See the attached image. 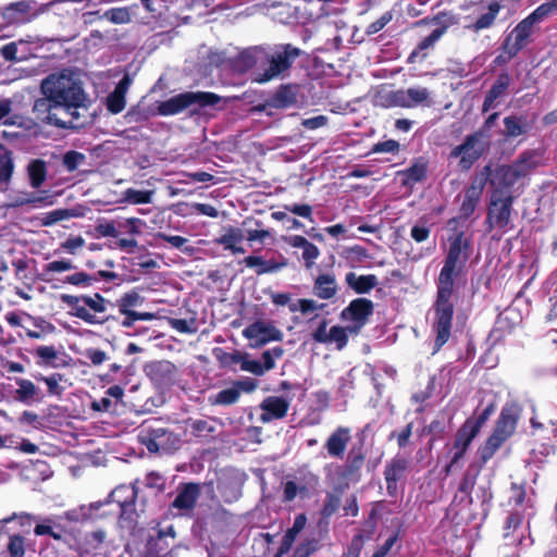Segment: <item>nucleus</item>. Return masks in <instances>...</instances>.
Listing matches in <instances>:
<instances>
[{"label":"nucleus","mask_w":557,"mask_h":557,"mask_svg":"<svg viewBox=\"0 0 557 557\" xmlns=\"http://www.w3.org/2000/svg\"><path fill=\"white\" fill-rule=\"evenodd\" d=\"M42 98L35 101L33 113L44 124L61 128H77L84 125L83 111H87L89 99L81 82L70 71L50 74L41 83Z\"/></svg>","instance_id":"obj_1"},{"label":"nucleus","mask_w":557,"mask_h":557,"mask_svg":"<svg viewBox=\"0 0 557 557\" xmlns=\"http://www.w3.org/2000/svg\"><path fill=\"white\" fill-rule=\"evenodd\" d=\"M459 274L441 270L437 278V299L435 302V351H437L449 338L454 314V278Z\"/></svg>","instance_id":"obj_2"},{"label":"nucleus","mask_w":557,"mask_h":557,"mask_svg":"<svg viewBox=\"0 0 557 557\" xmlns=\"http://www.w3.org/2000/svg\"><path fill=\"white\" fill-rule=\"evenodd\" d=\"M300 52V49L289 44L277 46L271 51L253 50V59L261 61V65L255 74V82L264 84L283 77Z\"/></svg>","instance_id":"obj_3"},{"label":"nucleus","mask_w":557,"mask_h":557,"mask_svg":"<svg viewBox=\"0 0 557 557\" xmlns=\"http://www.w3.org/2000/svg\"><path fill=\"white\" fill-rule=\"evenodd\" d=\"M520 416L521 407L517 403H507L503 407L493 433L480 448V457L483 462L491 459L498 448L512 436Z\"/></svg>","instance_id":"obj_4"},{"label":"nucleus","mask_w":557,"mask_h":557,"mask_svg":"<svg viewBox=\"0 0 557 557\" xmlns=\"http://www.w3.org/2000/svg\"><path fill=\"white\" fill-rule=\"evenodd\" d=\"M220 100L221 97L213 92L185 91L157 102V113L162 116L175 115L193 106L199 108L215 106Z\"/></svg>","instance_id":"obj_5"},{"label":"nucleus","mask_w":557,"mask_h":557,"mask_svg":"<svg viewBox=\"0 0 557 557\" xmlns=\"http://www.w3.org/2000/svg\"><path fill=\"white\" fill-rule=\"evenodd\" d=\"M488 137L486 129H479L466 136L463 143L450 151V158H459L458 165L462 171L470 170L488 146Z\"/></svg>","instance_id":"obj_6"},{"label":"nucleus","mask_w":557,"mask_h":557,"mask_svg":"<svg viewBox=\"0 0 557 557\" xmlns=\"http://www.w3.org/2000/svg\"><path fill=\"white\" fill-rule=\"evenodd\" d=\"M530 159L521 158L509 165H500L494 172L490 166H485L482 173L487 174L495 190L507 189L512 186L520 177L527 175L530 170Z\"/></svg>","instance_id":"obj_7"},{"label":"nucleus","mask_w":557,"mask_h":557,"mask_svg":"<svg viewBox=\"0 0 557 557\" xmlns=\"http://www.w3.org/2000/svg\"><path fill=\"white\" fill-rule=\"evenodd\" d=\"M513 197L508 190H494L486 222L491 228L506 230L510 223Z\"/></svg>","instance_id":"obj_8"},{"label":"nucleus","mask_w":557,"mask_h":557,"mask_svg":"<svg viewBox=\"0 0 557 557\" xmlns=\"http://www.w3.org/2000/svg\"><path fill=\"white\" fill-rule=\"evenodd\" d=\"M469 259V242L462 233L450 238L449 249L442 270L460 274Z\"/></svg>","instance_id":"obj_9"},{"label":"nucleus","mask_w":557,"mask_h":557,"mask_svg":"<svg viewBox=\"0 0 557 557\" xmlns=\"http://www.w3.org/2000/svg\"><path fill=\"white\" fill-rule=\"evenodd\" d=\"M243 335L251 341V347L257 348L269 342L281 341L283 333L271 322L256 321L243 330Z\"/></svg>","instance_id":"obj_10"},{"label":"nucleus","mask_w":557,"mask_h":557,"mask_svg":"<svg viewBox=\"0 0 557 557\" xmlns=\"http://www.w3.org/2000/svg\"><path fill=\"white\" fill-rule=\"evenodd\" d=\"M533 27L531 20L525 17L506 37L503 49L509 59L516 57L528 45Z\"/></svg>","instance_id":"obj_11"},{"label":"nucleus","mask_w":557,"mask_h":557,"mask_svg":"<svg viewBox=\"0 0 557 557\" xmlns=\"http://www.w3.org/2000/svg\"><path fill=\"white\" fill-rule=\"evenodd\" d=\"M200 484L185 483L177 490V495L172 503V508L180 511V516H190L200 496Z\"/></svg>","instance_id":"obj_12"},{"label":"nucleus","mask_w":557,"mask_h":557,"mask_svg":"<svg viewBox=\"0 0 557 557\" xmlns=\"http://www.w3.org/2000/svg\"><path fill=\"white\" fill-rule=\"evenodd\" d=\"M373 313V302L367 298H357L346 307L341 318L345 321H354L357 323L356 327L349 329L351 332H357L364 325L368 318Z\"/></svg>","instance_id":"obj_13"},{"label":"nucleus","mask_w":557,"mask_h":557,"mask_svg":"<svg viewBox=\"0 0 557 557\" xmlns=\"http://www.w3.org/2000/svg\"><path fill=\"white\" fill-rule=\"evenodd\" d=\"M351 440V430L347 426L336 428L326 438L324 448L334 459H343Z\"/></svg>","instance_id":"obj_14"},{"label":"nucleus","mask_w":557,"mask_h":557,"mask_svg":"<svg viewBox=\"0 0 557 557\" xmlns=\"http://www.w3.org/2000/svg\"><path fill=\"white\" fill-rule=\"evenodd\" d=\"M486 181L487 174L484 173H480L472 180L471 185L465 193V198L460 207L462 216L468 218L474 212L476 205L482 196Z\"/></svg>","instance_id":"obj_15"},{"label":"nucleus","mask_w":557,"mask_h":557,"mask_svg":"<svg viewBox=\"0 0 557 557\" xmlns=\"http://www.w3.org/2000/svg\"><path fill=\"white\" fill-rule=\"evenodd\" d=\"M262 413L260 421L269 423L273 420L283 419L289 409V401L283 397L269 396L264 398L260 404Z\"/></svg>","instance_id":"obj_16"},{"label":"nucleus","mask_w":557,"mask_h":557,"mask_svg":"<svg viewBox=\"0 0 557 557\" xmlns=\"http://www.w3.org/2000/svg\"><path fill=\"white\" fill-rule=\"evenodd\" d=\"M478 435L476 430L471 428V423H465L457 433L456 442L454 445V456L450 463L446 467V472L449 473L451 469L458 463L463 457L468 447L470 446L473 438Z\"/></svg>","instance_id":"obj_17"},{"label":"nucleus","mask_w":557,"mask_h":557,"mask_svg":"<svg viewBox=\"0 0 557 557\" xmlns=\"http://www.w3.org/2000/svg\"><path fill=\"white\" fill-rule=\"evenodd\" d=\"M408 467V460L400 456H395L385 467L384 478L386 488L389 495L397 492V482L404 476Z\"/></svg>","instance_id":"obj_18"},{"label":"nucleus","mask_w":557,"mask_h":557,"mask_svg":"<svg viewBox=\"0 0 557 557\" xmlns=\"http://www.w3.org/2000/svg\"><path fill=\"white\" fill-rule=\"evenodd\" d=\"M243 262L246 267L255 269L258 275L278 272L287 267L288 263L287 259L283 256H280L278 259L269 260H265L260 256H248L243 260Z\"/></svg>","instance_id":"obj_19"},{"label":"nucleus","mask_w":557,"mask_h":557,"mask_svg":"<svg viewBox=\"0 0 557 557\" xmlns=\"http://www.w3.org/2000/svg\"><path fill=\"white\" fill-rule=\"evenodd\" d=\"M133 79L128 74H125L116 85L115 89L107 98V108L113 113L122 112L126 106L125 95L132 85Z\"/></svg>","instance_id":"obj_20"},{"label":"nucleus","mask_w":557,"mask_h":557,"mask_svg":"<svg viewBox=\"0 0 557 557\" xmlns=\"http://www.w3.org/2000/svg\"><path fill=\"white\" fill-rule=\"evenodd\" d=\"M62 299L71 307L72 314L74 317L85 321L88 324H103L109 320V318H101L96 314H91V312H89V310L82 305L83 296L78 297L64 295Z\"/></svg>","instance_id":"obj_21"},{"label":"nucleus","mask_w":557,"mask_h":557,"mask_svg":"<svg viewBox=\"0 0 557 557\" xmlns=\"http://www.w3.org/2000/svg\"><path fill=\"white\" fill-rule=\"evenodd\" d=\"M313 295L320 299L329 300L336 296L338 285L336 277L331 273H323L315 277L313 283Z\"/></svg>","instance_id":"obj_22"},{"label":"nucleus","mask_w":557,"mask_h":557,"mask_svg":"<svg viewBox=\"0 0 557 557\" xmlns=\"http://www.w3.org/2000/svg\"><path fill=\"white\" fill-rule=\"evenodd\" d=\"M33 4V1L27 0L10 3L2 9V16L9 23H24L29 21Z\"/></svg>","instance_id":"obj_23"},{"label":"nucleus","mask_w":557,"mask_h":557,"mask_svg":"<svg viewBox=\"0 0 557 557\" xmlns=\"http://www.w3.org/2000/svg\"><path fill=\"white\" fill-rule=\"evenodd\" d=\"M306 523H307V517L304 513L296 516L292 528H289L283 535L281 545L276 552L275 557H283L285 554H287L290 550L297 536L306 527Z\"/></svg>","instance_id":"obj_24"},{"label":"nucleus","mask_w":557,"mask_h":557,"mask_svg":"<svg viewBox=\"0 0 557 557\" xmlns=\"http://www.w3.org/2000/svg\"><path fill=\"white\" fill-rule=\"evenodd\" d=\"M435 23L440 26L419 44V49L424 50L432 47L447 30V28L457 23L456 17L450 14H441L435 17Z\"/></svg>","instance_id":"obj_25"},{"label":"nucleus","mask_w":557,"mask_h":557,"mask_svg":"<svg viewBox=\"0 0 557 557\" xmlns=\"http://www.w3.org/2000/svg\"><path fill=\"white\" fill-rule=\"evenodd\" d=\"M510 84V76L507 73H502L492 85L491 89L485 96L482 111L487 112L495 107V101L503 97Z\"/></svg>","instance_id":"obj_26"},{"label":"nucleus","mask_w":557,"mask_h":557,"mask_svg":"<svg viewBox=\"0 0 557 557\" xmlns=\"http://www.w3.org/2000/svg\"><path fill=\"white\" fill-rule=\"evenodd\" d=\"M345 281L357 294H367L377 285V277L374 274L358 275L355 272H348Z\"/></svg>","instance_id":"obj_27"},{"label":"nucleus","mask_w":557,"mask_h":557,"mask_svg":"<svg viewBox=\"0 0 557 557\" xmlns=\"http://www.w3.org/2000/svg\"><path fill=\"white\" fill-rule=\"evenodd\" d=\"M244 239V234L240 228L228 226L225 228L224 234L221 235L215 242L224 247L226 250H231L234 255L244 253L245 249L237 246Z\"/></svg>","instance_id":"obj_28"},{"label":"nucleus","mask_w":557,"mask_h":557,"mask_svg":"<svg viewBox=\"0 0 557 557\" xmlns=\"http://www.w3.org/2000/svg\"><path fill=\"white\" fill-rule=\"evenodd\" d=\"M188 428L194 436L210 441L214 438V433L216 432V421L212 419L190 420Z\"/></svg>","instance_id":"obj_29"},{"label":"nucleus","mask_w":557,"mask_h":557,"mask_svg":"<svg viewBox=\"0 0 557 557\" xmlns=\"http://www.w3.org/2000/svg\"><path fill=\"white\" fill-rule=\"evenodd\" d=\"M136 494L137 492L135 486L121 485L110 494V497L112 498L113 502L119 504V506L125 513L128 510V508L134 504Z\"/></svg>","instance_id":"obj_30"},{"label":"nucleus","mask_w":557,"mask_h":557,"mask_svg":"<svg viewBox=\"0 0 557 557\" xmlns=\"http://www.w3.org/2000/svg\"><path fill=\"white\" fill-rule=\"evenodd\" d=\"M505 131L504 134L507 137H518L527 133L530 128V124L527 117L522 115H509L504 119Z\"/></svg>","instance_id":"obj_31"},{"label":"nucleus","mask_w":557,"mask_h":557,"mask_svg":"<svg viewBox=\"0 0 557 557\" xmlns=\"http://www.w3.org/2000/svg\"><path fill=\"white\" fill-rule=\"evenodd\" d=\"M500 9L502 5L498 2L490 3L488 11L482 14L473 24L467 26V28L475 33L490 28L494 24Z\"/></svg>","instance_id":"obj_32"},{"label":"nucleus","mask_w":557,"mask_h":557,"mask_svg":"<svg viewBox=\"0 0 557 557\" xmlns=\"http://www.w3.org/2000/svg\"><path fill=\"white\" fill-rule=\"evenodd\" d=\"M82 215H83V213L78 209H75V208L57 209V210L47 212L41 219V224L44 226H52L60 221L69 220L72 218H79Z\"/></svg>","instance_id":"obj_33"},{"label":"nucleus","mask_w":557,"mask_h":557,"mask_svg":"<svg viewBox=\"0 0 557 557\" xmlns=\"http://www.w3.org/2000/svg\"><path fill=\"white\" fill-rule=\"evenodd\" d=\"M29 183L33 188H39L47 177L46 162L40 159L33 160L27 166Z\"/></svg>","instance_id":"obj_34"},{"label":"nucleus","mask_w":557,"mask_h":557,"mask_svg":"<svg viewBox=\"0 0 557 557\" xmlns=\"http://www.w3.org/2000/svg\"><path fill=\"white\" fill-rule=\"evenodd\" d=\"M170 548V541H165L159 534L148 539L145 548V557H163Z\"/></svg>","instance_id":"obj_35"},{"label":"nucleus","mask_w":557,"mask_h":557,"mask_svg":"<svg viewBox=\"0 0 557 557\" xmlns=\"http://www.w3.org/2000/svg\"><path fill=\"white\" fill-rule=\"evenodd\" d=\"M406 92H407V98L410 102V108H413L419 104L430 107L432 103L431 92L425 87H421V86L410 87V88L406 89Z\"/></svg>","instance_id":"obj_36"},{"label":"nucleus","mask_w":557,"mask_h":557,"mask_svg":"<svg viewBox=\"0 0 557 557\" xmlns=\"http://www.w3.org/2000/svg\"><path fill=\"white\" fill-rule=\"evenodd\" d=\"M18 388L15 391L16 398L25 404H28L38 394L36 385L26 379H16Z\"/></svg>","instance_id":"obj_37"},{"label":"nucleus","mask_w":557,"mask_h":557,"mask_svg":"<svg viewBox=\"0 0 557 557\" xmlns=\"http://www.w3.org/2000/svg\"><path fill=\"white\" fill-rule=\"evenodd\" d=\"M36 356L38 357L37 364L57 368L58 364L55 360L58 359L59 352L54 346H39L35 350Z\"/></svg>","instance_id":"obj_38"},{"label":"nucleus","mask_w":557,"mask_h":557,"mask_svg":"<svg viewBox=\"0 0 557 557\" xmlns=\"http://www.w3.org/2000/svg\"><path fill=\"white\" fill-rule=\"evenodd\" d=\"M557 13V0H546V2L542 3L537 7L531 14L527 17L531 20V22L535 25L541 23L547 16Z\"/></svg>","instance_id":"obj_39"},{"label":"nucleus","mask_w":557,"mask_h":557,"mask_svg":"<svg viewBox=\"0 0 557 557\" xmlns=\"http://www.w3.org/2000/svg\"><path fill=\"white\" fill-rule=\"evenodd\" d=\"M557 13V0H546V2L542 3L537 7L531 14L527 17L531 20V22L535 25L541 23L547 16Z\"/></svg>","instance_id":"obj_40"},{"label":"nucleus","mask_w":557,"mask_h":557,"mask_svg":"<svg viewBox=\"0 0 557 557\" xmlns=\"http://www.w3.org/2000/svg\"><path fill=\"white\" fill-rule=\"evenodd\" d=\"M325 308V304H319L313 299L301 298L297 301L289 304V311L297 312L299 311L301 314L307 315L309 313L323 310Z\"/></svg>","instance_id":"obj_41"},{"label":"nucleus","mask_w":557,"mask_h":557,"mask_svg":"<svg viewBox=\"0 0 557 557\" xmlns=\"http://www.w3.org/2000/svg\"><path fill=\"white\" fill-rule=\"evenodd\" d=\"M426 171H428L426 162L423 160L417 161L410 168H408L407 170H405L403 172V175L406 176L405 183L410 184V183L421 182L425 177Z\"/></svg>","instance_id":"obj_42"},{"label":"nucleus","mask_w":557,"mask_h":557,"mask_svg":"<svg viewBox=\"0 0 557 557\" xmlns=\"http://www.w3.org/2000/svg\"><path fill=\"white\" fill-rule=\"evenodd\" d=\"M83 306H85L91 314H98L106 312L109 300L102 297L100 294L94 296H83Z\"/></svg>","instance_id":"obj_43"},{"label":"nucleus","mask_w":557,"mask_h":557,"mask_svg":"<svg viewBox=\"0 0 557 557\" xmlns=\"http://www.w3.org/2000/svg\"><path fill=\"white\" fill-rule=\"evenodd\" d=\"M152 190H137L134 188H127L124 193V200L132 205H145L152 201Z\"/></svg>","instance_id":"obj_44"},{"label":"nucleus","mask_w":557,"mask_h":557,"mask_svg":"<svg viewBox=\"0 0 557 557\" xmlns=\"http://www.w3.org/2000/svg\"><path fill=\"white\" fill-rule=\"evenodd\" d=\"M350 327H348L349 330ZM348 342L347 329L334 325L329 330V341L326 345L335 344L338 350H342Z\"/></svg>","instance_id":"obj_45"},{"label":"nucleus","mask_w":557,"mask_h":557,"mask_svg":"<svg viewBox=\"0 0 557 557\" xmlns=\"http://www.w3.org/2000/svg\"><path fill=\"white\" fill-rule=\"evenodd\" d=\"M475 480H476L475 474H471V473L467 472L463 475V478L459 484V487H458V493L460 494L461 502H467L468 504L472 503L471 492L474 487Z\"/></svg>","instance_id":"obj_46"},{"label":"nucleus","mask_w":557,"mask_h":557,"mask_svg":"<svg viewBox=\"0 0 557 557\" xmlns=\"http://www.w3.org/2000/svg\"><path fill=\"white\" fill-rule=\"evenodd\" d=\"M239 399V389L234 384L225 389L220 391L213 399V404L228 406L235 404Z\"/></svg>","instance_id":"obj_47"},{"label":"nucleus","mask_w":557,"mask_h":557,"mask_svg":"<svg viewBox=\"0 0 557 557\" xmlns=\"http://www.w3.org/2000/svg\"><path fill=\"white\" fill-rule=\"evenodd\" d=\"M169 324L172 329L183 334H193L198 330L197 321L195 318L190 319H170Z\"/></svg>","instance_id":"obj_48"},{"label":"nucleus","mask_w":557,"mask_h":557,"mask_svg":"<svg viewBox=\"0 0 557 557\" xmlns=\"http://www.w3.org/2000/svg\"><path fill=\"white\" fill-rule=\"evenodd\" d=\"M143 302L141 296L137 292H129L123 295L117 300L119 311L121 313H127L132 307H137Z\"/></svg>","instance_id":"obj_49"},{"label":"nucleus","mask_w":557,"mask_h":557,"mask_svg":"<svg viewBox=\"0 0 557 557\" xmlns=\"http://www.w3.org/2000/svg\"><path fill=\"white\" fill-rule=\"evenodd\" d=\"M308 488L305 485H298L295 481H287L284 484L283 502H293L297 495H307Z\"/></svg>","instance_id":"obj_50"},{"label":"nucleus","mask_w":557,"mask_h":557,"mask_svg":"<svg viewBox=\"0 0 557 557\" xmlns=\"http://www.w3.org/2000/svg\"><path fill=\"white\" fill-rule=\"evenodd\" d=\"M86 161V156L78 151H67L63 156V165L69 172L77 170Z\"/></svg>","instance_id":"obj_51"},{"label":"nucleus","mask_w":557,"mask_h":557,"mask_svg":"<svg viewBox=\"0 0 557 557\" xmlns=\"http://www.w3.org/2000/svg\"><path fill=\"white\" fill-rule=\"evenodd\" d=\"M157 237L166 242L168 244H170L172 247L174 248H177L188 255H191L193 251H194V248L193 247H186L185 245L188 243V239L183 237V236H178V235H166V234H163V233H159L157 234Z\"/></svg>","instance_id":"obj_52"},{"label":"nucleus","mask_w":557,"mask_h":557,"mask_svg":"<svg viewBox=\"0 0 557 557\" xmlns=\"http://www.w3.org/2000/svg\"><path fill=\"white\" fill-rule=\"evenodd\" d=\"M364 462V454L362 447L354 446L347 456V467L350 472H355L361 469Z\"/></svg>","instance_id":"obj_53"},{"label":"nucleus","mask_w":557,"mask_h":557,"mask_svg":"<svg viewBox=\"0 0 557 557\" xmlns=\"http://www.w3.org/2000/svg\"><path fill=\"white\" fill-rule=\"evenodd\" d=\"M319 548L315 539H306L294 550L293 557H310Z\"/></svg>","instance_id":"obj_54"},{"label":"nucleus","mask_w":557,"mask_h":557,"mask_svg":"<svg viewBox=\"0 0 557 557\" xmlns=\"http://www.w3.org/2000/svg\"><path fill=\"white\" fill-rule=\"evenodd\" d=\"M166 435L165 429L152 430L149 434V438L145 441L146 447L149 451H159L163 447L162 437Z\"/></svg>","instance_id":"obj_55"},{"label":"nucleus","mask_w":557,"mask_h":557,"mask_svg":"<svg viewBox=\"0 0 557 557\" xmlns=\"http://www.w3.org/2000/svg\"><path fill=\"white\" fill-rule=\"evenodd\" d=\"M10 557H23L25 554V539L20 534L11 535L8 543Z\"/></svg>","instance_id":"obj_56"},{"label":"nucleus","mask_w":557,"mask_h":557,"mask_svg":"<svg viewBox=\"0 0 557 557\" xmlns=\"http://www.w3.org/2000/svg\"><path fill=\"white\" fill-rule=\"evenodd\" d=\"M13 161L10 152H0V183L8 182L13 173Z\"/></svg>","instance_id":"obj_57"},{"label":"nucleus","mask_w":557,"mask_h":557,"mask_svg":"<svg viewBox=\"0 0 557 557\" xmlns=\"http://www.w3.org/2000/svg\"><path fill=\"white\" fill-rule=\"evenodd\" d=\"M104 16L108 21L115 24H125L131 21V15L126 8H114L108 10L104 13Z\"/></svg>","instance_id":"obj_58"},{"label":"nucleus","mask_w":557,"mask_h":557,"mask_svg":"<svg viewBox=\"0 0 557 557\" xmlns=\"http://www.w3.org/2000/svg\"><path fill=\"white\" fill-rule=\"evenodd\" d=\"M240 370L252 373L257 376L263 375L262 362L250 359L247 352H244L243 355Z\"/></svg>","instance_id":"obj_59"},{"label":"nucleus","mask_w":557,"mask_h":557,"mask_svg":"<svg viewBox=\"0 0 557 557\" xmlns=\"http://www.w3.org/2000/svg\"><path fill=\"white\" fill-rule=\"evenodd\" d=\"M63 375L60 373H53L49 376H37V380H41L46 383L48 387V392L51 395H61L62 388L60 387V382L62 381Z\"/></svg>","instance_id":"obj_60"},{"label":"nucleus","mask_w":557,"mask_h":557,"mask_svg":"<svg viewBox=\"0 0 557 557\" xmlns=\"http://www.w3.org/2000/svg\"><path fill=\"white\" fill-rule=\"evenodd\" d=\"M393 20L392 11L384 12L376 21L368 25L366 33L374 35L383 29Z\"/></svg>","instance_id":"obj_61"},{"label":"nucleus","mask_w":557,"mask_h":557,"mask_svg":"<svg viewBox=\"0 0 557 557\" xmlns=\"http://www.w3.org/2000/svg\"><path fill=\"white\" fill-rule=\"evenodd\" d=\"M329 321L326 319H321L317 329L311 333V337L315 343L319 344H327L329 341V330H327Z\"/></svg>","instance_id":"obj_62"},{"label":"nucleus","mask_w":557,"mask_h":557,"mask_svg":"<svg viewBox=\"0 0 557 557\" xmlns=\"http://www.w3.org/2000/svg\"><path fill=\"white\" fill-rule=\"evenodd\" d=\"M273 101L277 108H286L294 103L295 97L288 88H282L275 94Z\"/></svg>","instance_id":"obj_63"},{"label":"nucleus","mask_w":557,"mask_h":557,"mask_svg":"<svg viewBox=\"0 0 557 557\" xmlns=\"http://www.w3.org/2000/svg\"><path fill=\"white\" fill-rule=\"evenodd\" d=\"M319 256V248L314 244L309 242V244L302 249V260L305 261L306 268L310 269L314 264Z\"/></svg>","instance_id":"obj_64"}]
</instances>
